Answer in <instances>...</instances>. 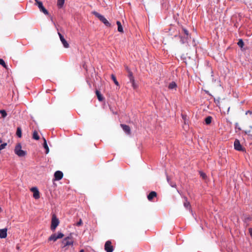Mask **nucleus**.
Instances as JSON below:
<instances>
[{
	"instance_id": "obj_31",
	"label": "nucleus",
	"mask_w": 252,
	"mask_h": 252,
	"mask_svg": "<svg viewBox=\"0 0 252 252\" xmlns=\"http://www.w3.org/2000/svg\"><path fill=\"white\" fill-rule=\"evenodd\" d=\"M183 31L184 32V33L185 35H187V36H190L189 34V32L188 31L185 29V28H183Z\"/></svg>"
},
{
	"instance_id": "obj_35",
	"label": "nucleus",
	"mask_w": 252,
	"mask_h": 252,
	"mask_svg": "<svg viewBox=\"0 0 252 252\" xmlns=\"http://www.w3.org/2000/svg\"><path fill=\"white\" fill-rule=\"evenodd\" d=\"M249 233H250L251 236L252 238V228H249Z\"/></svg>"
},
{
	"instance_id": "obj_30",
	"label": "nucleus",
	"mask_w": 252,
	"mask_h": 252,
	"mask_svg": "<svg viewBox=\"0 0 252 252\" xmlns=\"http://www.w3.org/2000/svg\"><path fill=\"white\" fill-rule=\"evenodd\" d=\"M0 113L1 114V116L3 118H4L7 116V113L4 110H0Z\"/></svg>"
},
{
	"instance_id": "obj_10",
	"label": "nucleus",
	"mask_w": 252,
	"mask_h": 252,
	"mask_svg": "<svg viewBox=\"0 0 252 252\" xmlns=\"http://www.w3.org/2000/svg\"><path fill=\"white\" fill-rule=\"evenodd\" d=\"M31 191L33 192V196L36 199H39L40 197L39 192L36 187H33L31 189Z\"/></svg>"
},
{
	"instance_id": "obj_8",
	"label": "nucleus",
	"mask_w": 252,
	"mask_h": 252,
	"mask_svg": "<svg viewBox=\"0 0 252 252\" xmlns=\"http://www.w3.org/2000/svg\"><path fill=\"white\" fill-rule=\"evenodd\" d=\"M104 249L106 252H113L114 249L110 241L106 242L104 245Z\"/></svg>"
},
{
	"instance_id": "obj_42",
	"label": "nucleus",
	"mask_w": 252,
	"mask_h": 252,
	"mask_svg": "<svg viewBox=\"0 0 252 252\" xmlns=\"http://www.w3.org/2000/svg\"><path fill=\"white\" fill-rule=\"evenodd\" d=\"M2 142V140L0 138V143Z\"/></svg>"
},
{
	"instance_id": "obj_33",
	"label": "nucleus",
	"mask_w": 252,
	"mask_h": 252,
	"mask_svg": "<svg viewBox=\"0 0 252 252\" xmlns=\"http://www.w3.org/2000/svg\"><path fill=\"white\" fill-rule=\"evenodd\" d=\"M200 176H201L204 179H205L206 177V175L205 173H204L202 172H200Z\"/></svg>"
},
{
	"instance_id": "obj_36",
	"label": "nucleus",
	"mask_w": 252,
	"mask_h": 252,
	"mask_svg": "<svg viewBox=\"0 0 252 252\" xmlns=\"http://www.w3.org/2000/svg\"><path fill=\"white\" fill-rule=\"evenodd\" d=\"M248 114L252 115V111H247L246 112V115H248Z\"/></svg>"
},
{
	"instance_id": "obj_15",
	"label": "nucleus",
	"mask_w": 252,
	"mask_h": 252,
	"mask_svg": "<svg viewBox=\"0 0 252 252\" xmlns=\"http://www.w3.org/2000/svg\"><path fill=\"white\" fill-rule=\"evenodd\" d=\"M156 192L154 191H151L148 195L147 197L149 201H151L153 198L157 196Z\"/></svg>"
},
{
	"instance_id": "obj_7",
	"label": "nucleus",
	"mask_w": 252,
	"mask_h": 252,
	"mask_svg": "<svg viewBox=\"0 0 252 252\" xmlns=\"http://www.w3.org/2000/svg\"><path fill=\"white\" fill-rule=\"evenodd\" d=\"M63 236L64 235L62 232H58L57 234L54 233L50 236L49 240L55 242L57 239L63 238Z\"/></svg>"
},
{
	"instance_id": "obj_37",
	"label": "nucleus",
	"mask_w": 252,
	"mask_h": 252,
	"mask_svg": "<svg viewBox=\"0 0 252 252\" xmlns=\"http://www.w3.org/2000/svg\"><path fill=\"white\" fill-rule=\"evenodd\" d=\"M245 133L247 134L248 135V134H250V130H248V131H245Z\"/></svg>"
},
{
	"instance_id": "obj_34",
	"label": "nucleus",
	"mask_w": 252,
	"mask_h": 252,
	"mask_svg": "<svg viewBox=\"0 0 252 252\" xmlns=\"http://www.w3.org/2000/svg\"><path fill=\"white\" fill-rule=\"evenodd\" d=\"M83 222L81 219H80L79 221L77 222L76 226H79L82 224Z\"/></svg>"
},
{
	"instance_id": "obj_22",
	"label": "nucleus",
	"mask_w": 252,
	"mask_h": 252,
	"mask_svg": "<svg viewBox=\"0 0 252 252\" xmlns=\"http://www.w3.org/2000/svg\"><path fill=\"white\" fill-rule=\"evenodd\" d=\"M212 120V117L211 116H208L205 119V124L206 125H209L211 124Z\"/></svg>"
},
{
	"instance_id": "obj_39",
	"label": "nucleus",
	"mask_w": 252,
	"mask_h": 252,
	"mask_svg": "<svg viewBox=\"0 0 252 252\" xmlns=\"http://www.w3.org/2000/svg\"><path fill=\"white\" fill-rule=\"evenodd\" d=\"M248 136L251 139H252V134H248Z\"/></svg>"
},
{
	"instance_id": "obj_41",
	"label": "nucleus",
	"mask_w": 252,
	"mask_h": 252,
	"mask_svg": "<svg viewBox=\"0 0 252 252\" xmlns=\"http://www.w3.org/2000/svg\"><path fill=\"white\" fill-rule=\"evenodd\" d=\"M79 252H84V250H81Z\"/></svg>"
},
{
	"instance_id": "obj_12",
	"label": "nucleus",
	"mask_w": 252,
	"mask_h": 252,
	"mask_svg": "<svg viewBox=\"0 0 252 252\" xmlns=\"http://www.w3.org/2000/svg\"><path fill=\"white\" fill-rule=\"evenodd\" d=\"M54 177L56 180L59 181L63 177V173L62 171H57L55 172Z\"/></svg>"
},
{
	"instance_id": "obj_24",
	"label": "nucleus",
	"mask_w": 252,
	"mask_h": 252,
	"mask_svg": "<svg viewBox=\"0 0 252 252\" xmlns=\"http://www.w3.org/2000/svg\"><path fill=\"white\" fill-rule=\"evenodd\" d=\"M166 178H167V181L168 183L169 184V185L171 186V187H172L173 188L176 187V184L175 183L172 182L170 181L169 177L167 175L166 176Z\"/></svg>"
},
{
	"instance_id": "obj_5",
	"label": "nucleus",
	"mask_w": 252,
	"mask_h": 252,
	"mask_svg": "<svg viewBox=\"0 0 252 252\" xmlns=\"http://www.w3.org/2000/svg\"><path fill=\"white\" fill-rule=\"evenodd\" d=\"M234 148L235 150L238 151L244 152L245 151V148L243 147L239 140L237 139H236L234 142Z\"/></svg>"
},
{
	"instance_id": "obj_13",
	"label": "nucleus",
	"mask_w": 252,
	"mask_h": 252,
	"mask_svg": "<svg viewBox=\"0 0 252 252\" xmlns=\"http://www.w3.org/2000/svg\"><path fill=\"white\" fill-rule=\"evenodd\" d=\"M180 42H181V43L185 44L186 43L188 42V40H189V39L190 37V36H187V35H184V36L183 35L180 36Z\"/></svg>"
},
{
	"instance_id": "obj_4",
	"label": "nucleus",
	"mask_w": 252,
	"mask_h": 252,
	"mask_svg": "<svg viewBox=\"0 0 252 252\" xmlns=\"http://www.w3.org/2000/svg\"><path fill=\"white\" fill-rule=\"evenodd\" d=\"M60 223L59 219L55 215H53L51 220V229L54 231Z\"/></svg>"
},
{
	"instance_id": "obj_29",
	"label": "nucleus",
	"mask_w": 252,
	"mask_h": 252,
	"mask_svg": "<svg viewBox=\"0 0 252 252\" xmlns=\"http://www.w3.org/2000/svg\"><path fill=\"white\" fill-rule=\"evenodd\" d=\"M128 77H129L130 82H133V80H134V77L132 75V73L131 72H129Z\"/></svg>"
},
{
	"instance_id": "obj_17",
	"label": "nucleus",
	"mask_w": 252,
	"mask_h": 252,
	"mask_svg": "<svg viewBox=\"0 0 252 252\" xmlns=\"http://www.w3.org/2000/svg\"><path fill=\"white\" fill-rule=\"evenodd\" d=\"M43 140H44V142H43V146L44 148L46 150L45 153L46 154H47L49 152V149L46 140L44 138H43Z\"/></svg>"
},
{
	"instance_id": "obj_21",
	"label": "nucleus",
	"mask_w": 252,
	"mask_h": 252,
	"mask_svg": "<svg viewBox=\"0 0 252 252\" xmlns=\"http://www.w3.org/2000/svg\"><path fill=\"white\" fill-rule=\"evenodd\" d=\"M95 93L98 100L100 101H102L103 99V97L101 94L97 90L96 91Z\"/></svg>"
},
{
	"instance_id": "obj_1",
	"label": "nucleus",
	"mask_w": 252,
	"mask_h": 252,
	"mask_svg": "<svg viewBox=\"0 0 252 252\" xmlns=\"http://www.w3.org/2000/svg\"><path fill=\"white\" fill-rule=\"evenodd\" d=\"M62 244V248L64 249V250H66L69 246L72 247L73 246V241L71 238L67 237L63 240Z\"/></svg>"
},
{
	"instance_id": "obj_38",
	"label": "nucleus",
	"mask_w": 252,
	"mask_h": 252,
	"mask_svg": "<svg viewBox=\"0 0 252 252\" xmlns=\"http://www.w3.org/2000/svg\"><path fill=\"white\" fill-rule=\"evenodd\" d=\"M245 220H248V221H249V220H251V218H250V217H248V218H246V219H245Z\"/></svg>"
},
{
	"instance_id": "obj_23",
	"label": "nucleus",
	"mask_w": 252,
	"mask_h": 252,
	"mask_svg": "<svg viewBox=\"0 0 252 252\" xmlns=\"http://www.w3.org/2000/svg\"><path fill=\"white\" fill-rule=\"evenodd\" d=\"M111 77L112 80L113 81V82L115 83V84L116 85L119 86V83L117 81L115 76L114 74H111Z\"/></svg>"
},
{
	"instance_id": "obj_20",
	"label": "nucleus",
	"mask_w": 252,
	"mask_h": 252,
	"mask_svg": "<svg viewBox=\"0 0 252 252\" xmlns=\"http://www.w3.org/2000/svg\"><path fill=\"white\" fill-rule=\"evenodd\" d=\"M176 88H177V84L175 82H172L169 84L168 88L169 89H176Z\"/></svg>"
},
{
	"instance_id": "obj_19",
	"label": "nucleus",
	"mask_w": 252,
	"mask_h": 252,
	"mask_svg": "<svg viewBox=\"0 0 252 252\" xmlns=\"http://www.w3.org/2000/svg\"><path fill=\"white\" fill-rule=\"evenodd\" d=\"M65 0H57V5L59 8H62L64 3Z\"/></svg>"
},
{
	"instance_id": "obj_27",
	"label": "nucleus",
	"mask_w": 252,
	"mask_h": 252,
	"mask_svg": "<svg viewBox=\"0 0 252 252\" xmlns=\"http://www.w3.org/2000/svg\"><path fill=\"white\" fill-rule=\"evenodd\" d=\"M237 44L240 47L242 48L244 45L243 40L242 39H240L237 43Z\"/></svg>"
},
{
	"instance_id": "obj_9",
	"label": "nucleus",
	"mask_w": 252,
	"mask_h": 252,
	"mask_svg": "<svg viewBox=\"0 0 252 252\" xmlns=\"http://www.w3.org/2000/svg\"><path fill=\"white\" fill-rule=\"evenodd\" d=\"M58 33L60 37L61 41L62 42V44H63V47L65 48H68L69 46V44L67 43L66 40L65 39L63 36L60 32H58Z\"/></svg>"
},
{
	"instance_id": "obj_16",
	"label": "nucleus",
	"mask_w": 252,
	"mask_h": 252,
	"mask_svg": "<svg viewBox=\"0 0 252 252\" xmlns=\"http://www.w3.org/2000/svg\"><path fill=\"white\" fill-rule=\"evenodd\" d=\"M184 199H185V201L184 202V207L186 209L190 210V203L188 201V199H187V197H185Z\"/></svg>"
},
{
	"instance_id": "obj_28",
	"label": "nucleus",
	"mask_w": 252,
	"mask_h": 252,
	"mask_svg": "<svg viewBox=\"0 0 252 252\" xmlns=\"http://www.w3.org/2000/svg\"><path fill=\"white\" fill-rule=\"evenodd\" d=\"M0 65H1L5 68H7V65L6 64L4 60L2 59H0Z\"/></svg>"
},
{
	"instance_id": "obj_40",
	"label": "nucleus",
	"mask_w": 252,
	"mask_h": 252,
	"mask_svg": "<svg viewBox=\"0 0 252 252\" xmlns=\"http://www.w3.org/2000/svg\"><path fill=\"white\" fill-rule=\"evenodd\" d=\"M205 92H206V94H208L210 95V94H209V91H205Z\"/></svg>"
},
{
	"instance_id": "obj_3",
	"label": "nucleus",
	"mask_w": 252,
	"mask_h": 252,
	"mask_svg": "<svg viewBox=\"0 0 252 252\" xmlns=\"http://www.w3.org/2000/svg\"><path fill=\"white\" fill-rule=\"evenodd\" d=\"M22 147L20 144H18L14 149L15 154L19 157H23L26 155V152L21 149Z\"/></svg>"
},
{
	"instance_id": "obj_18",
	"label": "nucleus",
	"mask_w": 252,
	"mask_h": 252,
	"mask_svg": "<svg viewBox=\"0 0 252 252\" xmlns=\"http://www.w3.org/2000/svg\"><path fill=\"white\" fill-rule=\"evenodd\" d=\"M117 25L118 26V31L120 32H123V28L121 22L119 21H117Z\"/></svg>"
},
{
	"instance_id": "obj_32",
	"label": "nucleus",
	"mask_w": 252,
	"mask_h": 252,
	"mask_svg": "<svg viewBox=\"0 0 252 252\" xmlns=\"http://www.w3.org/2000/svg\"><path fill=\"white\" fill-rule=\"evenodd\" d=\"M132 84V86L133 89H135L137 87L135 83L134 80H133V82H130Z\"/></svg>"
},
{
	"instance_id": "obj_6",
	"label": "nucleus",
	"mask_w": 252,
	"mask_h": 252,
	"mask_svg": "<svg viewBox=\"0 0 252 252\" xmlns=\"http://www.w3.org/2000/svg\"><path fill=\"white\" fill-rule=\"evenodd\" d=\"M35 1H36L40 11L43 12L45 15H48L49 14V12L48 10L43 6L42 2L38 0H35Z\"/></svg>"
},
{
	"instance_id": "obj_25",
	"label": "nucleus",
	"mask_w": 252,
	"mask_h": 252,
	"mask_svg": "<svg viewBox=\"0 0 252 252\" xmlns=\"http://www.w3.org/2000/svg\"><path fill=\"white\" fill-rule=\"evenodd\" d=\"M16 135L18 137H21L22 136V130L20 127H18L17 128Z\"/></svg>"
},
{
	"instance_id": "obj_2",
	"label": "nucleus",
	"mask_w": 252,
	"mask_h": 252,
	"mask_svg": "<svg viewBox=\"0 0 252 252\" xmlns=\"http://www.w3.org/2000/svg\"><path fill=\"white\" fill-rule=\"evenodd\" d=\"M93 14L101 22H102L106 26L110 27L111 26V24L108 21V20L102 15L99 13L94 11Z\"/></svg>"
},
{
	"instance_id": "obj_11",
	"label": "nucleus",
	"mask_w": 252,
	"mask_h": 252,
	"mask_svg": "<svg viewBox=\"0 0 252 252\" xmlns=\"http://www.w3.org/2000/svg\"><path fill=\"white\" fill-rule=\"evenodd\" d=\"M121 126L126 134L129 135L130 134L131 130L130 127L128 126L125 124H121Z\"/></svg>"
},
{
	"instance_id": "obj_26",
	"label": "nucleus",
	"mask_w": 252,
	"mask_h": 252,
	"mask_svg": "<svg viewBox=\"0 0 252 252\" xmlns=\"http://www.w3.org/2000/svg\"><path fill=\"white\" fill-rule=\"evenodd\" d=\"M32 138L35 140H38L39 139V136L38 134V133L35 130L33 132Z\"/></svg>"
},
{
	"instance_id": "obj_14",
	"label": "nucleus",
	"mask_w": 252,
	"mask_h": 252,
	"mask_svg": "<svg viewBox=\"0 0 252 252\" xmlns=\"http://www.w3.org/2000/svg\"><path fill=\"white\" fill-rule=\"evenodd\" d=\"M7 236V229L3 228L0 229V238H5Z\"/></svg>"
}]
</instances>
